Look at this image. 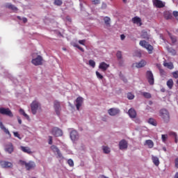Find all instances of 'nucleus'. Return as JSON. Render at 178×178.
Returning <instances> with one entry per match:
<instances>
[{
  "label": "nucleus",
  "mask_w": 178,
  "mask_h": 178,
  "mask_svg": "<svg viewBox=\"0 0 178 178\" xmlns=\"http://www.w3.org/2000/svg\"><path fill=\"white\" fill-rule=\"evenodd\" d=\"M119 147L120 150H124L128 148L127 141L125 140H122L120 141Z\"/></svg>",
  "instance_id": "2eb2a0df"
},
{
  "label": "nucleus",
  "mask_w": 178,
  "mask_h": 178,
  "mask_svg": "<svg viewBox=\"0 0 178 178\" xmlns=\"http://www.w3.org/2000/svg\"><path fill=\"white\" fill-rule=\"evenodd\" d=\"M125 39L124 35H120V40H124Z\"/></svg>",
  "instance_id": "4d7b16f0"
},
{
  "label": "nucleus",
  "mask_w": 178,
  "mask_h": 178,
  "mask_svg": "<svg viewBox=\"0 0 178 178\" xmlns=\"http://www.w3.org/2000/svg\"><path fill=\"white\" fill-rule=\"evenodd\" d=\"M6 7L7 8L11 9L12 10H14V11L18 10L17 8L13 4H10V3L6 4Z\"/></svg>",
  "instance_id": "c756f323"
},
{
  "label": "nucleus",
  "mask_w": 178,
  "mask_h": 178,
  "mask_svg": "<svg viewBox=\"0 0 178 178\" xmlns=\"http://www.w3.org/2000/svg\"><path fill=\"white\" fill-rule=\"evenodd\" d=\"M147 65V62L145 60H141L139 63H133L132 67H136V68L144 67Z\"/></svg>",
  "instance_id": "9b49d317"
},
{
  "label": "nucleus",
  "mask_w": 178,
  "mask_h": 178,
  "mask_svg": "<svg viewBox=\"0 0 178 178\" xmlns=\"http://www.w3.org/2000/svg\"><path fill=\"white\" fill-rule=\"evenodd\" d=\"M54 3V6H60L61 5H63V1L55 0Z\"/></svg>",
  "instance_id": "4c0bfd02"
},
{
  "label": "nucleus",
  "mask_w": 178,
  "mask_h": 178,
  "mask_svg": "<svg viewBox=\"0 0 178 178\" xmlns=\"http://www.w3.org/2000/svg\"><path fill=\"white\" fill-rule=\"evenodd\" d=\"M163 65H164V67H167L168 70L174 69V65L172 63H164Z\"/></svg>",
  "instance_id": "cd10ccee"
},
{
  "label": "nucleus",
  "mask_w": 178,
  "mask_h": 178,
  "mask_svg": "<svg viewBox=\"0 0 178 178\" xmlns=\"http://www.w3.org/2000/svg\"><path fill=\"white\" fill-rule=\"evenodd\" d=\"M31 107L33 115H35L38 108L40 107V103H38L37 101H34L31 103Z\"/></svg>",
  "instance_id": "1a4fd4ad"
},
{
  "label": "nucleus",
  "mask_w": 178,
  "mask_h": 178,
  "mask_svg": "<svg viewBox=\"0 0 178 178\" xmlns=\"http://www.w3.org/2000/svg\"><path fill=\"white\" fill-rule=\"evenodd\" d=\"M152 160L153 164H154L155 166H159L160 165L159 158H158L157 156H152Z\"/></svg>",
  "instance_id": "b1692460"
},
{
  "label": "nucleus",
  "mask_w": 178,
  "mask_h": 178,
  "mask_svg": "<svg viewBox=\"0 0 178 178\" xmlns=\"http://www.w3.org/2000/svg\"><path fill=\"white\" fill-rule=\"evenodd\" d=\"M132 22L139 26H142V20L140 17H134L132 18Z\"/></svg>",
  "instance_id": "6ab92c4d"
},
{
  "label": "nucleus",
  "mask_w": 178,
  "mask_h": 178,
  "mask_svg": "<svg viewBox=\"0 0 178 178\" xmlns=\"http://www.w3.org/2000/svg\"><path fill=\"white\" fill-rule=\"evenodd\" d=\"M0 165H1L3 168H11L13 163L10 161H0Z\"/></svg>",
  "instance_id": "f8f14e48"
},
{
  "label": "nucleus",
  "mask_w": 178,
  "mask_h": 178,
  "mask_svg": "<svg viewBox=\"0 0 178 178\" xmlns=\"http://www.w3.org/2000/svg\"><path fill=\"white\" fill-rule=\"evenodd\" d=\"M108 67H109V65L106 64L105 62L100 63L99 65V70H102V72H106Z\"/></svg>",
  "instance_id": "aec40b11"
},
{
  "label": "nucleus",
  "mask_w": 178,
  "mask_h": 178,
  "mask_svg": "<svg viewBox=\"0 0 178 178\" xmlns=\"http://www.w3.org/2000/svg\"><path fill=\"white\" fill-rule=\"evenodd\" d=\"M103 152L105 154L111 153V149L107 146H103Z\"/></svg>",
  "instance_id": "f704fd0d"
},
{
  "label": "nucleus",
  "mask_w": 178,
  "mask_h": 178,
  "mask_svg": "<svg viewBox=\"0 0 178 178\" xmlns=\"http://www.w3.org/2000/svg\"><path fill=\"white\" fill-rule=\"evenodd\" d=\"M120 113V110L119 108H110L108 110V114L111 116H115L116 115H118Z\"/></svg>",
  "instance_id": "f3484780"
},
{
  "label": "nucleus",
  "mask_w": 178,
  "mask_h": 178,
  "mask_svg": "<svg viewBox=\"0 0 178 178\" xmlns=\"http://www.w3.org/2000/svg\"><path fill=\"white\" fill-rule=\"evenodd\" d=\"M157 67H159L161 76H166V72H165L164 70L161 69L159 65H157Z\"/></svg>",
  "instance_id": "e433bc0d"
},
{
  "label": "nucleus",
  "mask_w": 178,
  "mask_h": 178,
  "mask_svg": "<svg viewBox=\"0 0 178 178\" xmlns=\"http://www.w3.org/2000/svg\"><path fill=\"white\" fill-rule=\"evenodd\" d=\"M0 129H1L4 133H6V134L8 135L10 138H11V134L10 132L8 131V129H6L4 126V124H3L2 122H0Z\"/></svg>",
  "instance_id": "4be33fe9"
},
{
  "label": "nucleus",
  "mask_w": 178,
  "mask_h": 178,
  "mask_svg": "<svg viewBox=\"0 0 178 178\" xmlns=\"http://www.w3.org/2000/svg\"><path fill=\"white\" fill-rule=\"evenodd\" d=\"M104 24H106V26H110L111 25V18H109L108 17H104Z\"/></svg>",
  "instance_id": "473e14b6"
},
{
  "label": "nucleus",
  "mask_w": 178,
  "mask_h": 178,
  "mask_svg": "<svg viewBox=\"0 0 178 178\" xmlns=\"http://www.w3.org/2000/svg\"><path fill=\"white\" fill-rule=\"evenodd\" d=\"M129 117L131 118H135L137 116V113L134 108H130L128 111Z\"/></svg>",
  "instance_id": "5701e85b"
},
{
  "label": "nucleus",
  "mask_w": 178,
  "mask_h": 178,
  "mask_svg": "<svg viewBox=\"0 0 178 178\" xmlns=\"http://www.w3.org/2000/svg\"><path fill=\"white\" fill-rule=\"evenodd\" d=\"M168 52L171 53V54L173 56L176 55V54H177L176 50L173 49L172 48H169Z\"/></svg>",
  "instance_id": "79ce46f5"
},
{
  "label": "nucleus",
  "mask_w": 178,
  "mask_h": 178,
  "mask_svg": "<svg viewBox=\"0 0 178 178\" xmlns=\"http://www.w3.org/2000/svg\"><path fill=\"white\" fill-rule=\"evenodd\" d=\"M19 163H21L22 165H24L25 168L26 169V170L30 171L31 170H33L35 168V163L34 161H29L28 163L22 161V160H19Z\"/></svg>",
  "instance_id": "7ed1b4c3"
},
{
  "label": "nucleus",
  "mask_w": 178,
  "mask_h": 178,
  "mask_svg": "<svg viewBox=\"0 0 178 178\" xmlns=\"http://www.w3.org/2000/svg\"><path fill=\"white\" fill-rule=\"evenodd\" d=\"M168 139V135L167 134H162L161 135V140L163 143H166V140Z\"/></svg>",
  "instance_id": "58836bf2"
},
{
  "label": "nucleus",
  "mask_w": 178,
  "mask_h": 178,
  "mask_svg": "<svg viewBox=\"0 0 178 178\" xmlns=\"http://www.w3.org/2000/svg\"><path fill=\"white\" fill-rule=\"evenodd\" d=\"M175 168H178V158L175 159Z\"/></svg>",
  "instance_id": "5fc2aeb1"
},
{
  "label": "nucleus",
  "mask_w": 178,
  "mask_h": 178,
  "mask_svg": "<svg viewBox=\"0 0 178 178\" xmlns=\"http://www.w3.org/2000/svg\"><path fill=\"white\" fill-rule=\"evenodd\" d=\"M17 19H18L19 20H22V19L21 18V17H17Z\"/></svg>",
  "instance_id": "338daca9"
},
{
  "label": "nucleus",
  "mask_w": 178,
  "mask_h": 178,
  "mask_svg": "<svg viewBox=\"0 0 178 178\" xmlns=\"http://www.w3.org/2000/svg\"><path fill=\"white\" fill-rule=\"evenodd\" d=\"M74 47H76L77 49L81 47L79 44H75Z\"/></svg>",
  "instance_id": "0e129e2a"
},
{
  "label": "nucleus",
  "mask_w": 178,
  "mask_h": 178,
  "mask_svg": "<svg viewBox=\"0 0 178 178\" xmlns=\"http://www.w3.org/2000/svg\"><path fill=\"white\" fill-rule=\"evenodd\" d=\"M89 65L90 67H92V68L95 67V62L93 60H89Z\"/></svg>",
  "instance_id": "37998d69"
},
{
  "label": "nucleus",
  "mask_w": 178,
  "mask_h": 178,
  "mask_svg": "<svg viewBox=\"0 0 178 178\" xmlns=\"http://www.w3.org/2000/svg\"><path fill=\"white\" fill-rule=\"evenodd\" d=\"M67 20L70 22H72V20L71 19V18L70 17H67Z\"/></svg>",
  "instance_id": "13d9d810"
},
{
  "label": "nucleus",
  "mask_w": 178,
  "mask_h": 178,
  "mask_svg": "<svg viewBox=\"0 0 178 178\" xmlns=\"http://www.w3.org/2000/svg\"><path fill=\"white\" fill-rule=\"evenodd\" d=\"M18 122L19 124H22V120L20 118H18Z\"/></svg>",
  "instance_id": "bf43d9fd"
},
{
  "label": "nucleus",
  "mask_w": 178,
  "mask_h": 178,
  "mask_svg": "<svg viewBox=\"0 0 178 178\" xmlns=\"http://www.w3.org/2000/svg\"><path fill=\"white\" fill-rule=\"evenodd\" d=\"M163 151H164L165 152H166V151H167V149H166V147H163Z\"/></svg>",
  "instance_id": "69168bd1"
},
{
  "label": "nucleus",
  "mask_w": 178,
  "mask_h": 178,
  "mask_svg": "<svg viewBox=\"0 0 178 178\" xmlns=\"http://www.w3.org/2000/svg\"><path fill=\"white\" fill-rule=\"evenodd\" d=\"M122 3H123L124 4H126V3H128V1H127V0H122Z\"/></svg>",
  "instance_id": "e2e57ef3"
},
{
  "label": "nucleus",
  "mask_w": 178,
  "mask_h": 178,
  "mask_svg": "<svg viewBox=\"0 0 178 178\" xmlns=\"http://www.w3.org/2000/svg\"><path fill=\"white\" fill-rule=\"evenodd\" d=\"M21 149L23 152L26 154H32L31 149L29 147L21 146Z\"/></svg>",
  "instance_id": "393cba45"
},
{
  "label": "nucleus",
  "mask_w": 178,
  "mask_h": 178,
  "mask_svg": "<svg viewBox=\"0 0 178 178\" xmlns=\"http://www.w3.org/2000/svg\"><path fill=\"white\" fill-rule=\"evenodd\" d=\"M51 150L54 152V153H57V155L58 156V158H61L63 157V154H61L60 149L57 147V146L55 145H52L51 147Z\"/></svg>",
  "instance_id": "412c9836"
},
{
  "label": "nucleus",
  "mask_w": 178,
  "mask_h": 178,
  "mask_svg": "<svg viewBox=\"0 0 178 178\" xmlns=\"http://www.w3.org/2000/svg\"><path fill=\"white\" fill-rule=\"evenodd\" d=\"M146 79H147L148 83L149 85L153 86L154 83V74L152 71L148 70L146 72Z\"/></svg>",
  "instance_id": "39448f33"
},
{
  "label": "nucleus",
  "mask_w": 178,
  "mask_h": 178,
  "mask_svg": "<svg viewBox=\"0 0 178 178\" xmlns=\"http://www.w3.org/2000/svg\"><path fill=\"white\" fill-rule=\"evenodd\" d=\"M0 114L7 115L10 118L14 116L10 108H0Z\"/></svg>",
  "instance_id": "6e6552de"
},
{
  "label": "nucleus",
  "mask_w": 178,
  "mask_h": 178,
  "mask_svg": "<svg viewBox=\"0 0 178 178\" xmlns=\"http://www.w3.org/2000/svg\"><path fill=\"white\" fill-rule=\"evenodd\" d=\"M78 49H79L81 51H84V49L82 47H79Z\"/></svg>",
  "instance_id": "680f3d73"
},
{
  "label": "nucleus",
  "mask_w": 178,
  "mask_h": 178,
  "mask_svg": "<svg viewBox=\"0 0 178 178\" xmlns=\"http://www.w3.org/2000/svg\"><path fill=\"white\" fill-rule=\"evenodd\" d=\"M153 5L157 8H163L165 7V4L160 0H153Z\"/></svg>",
  "instance_id": "ddd939ff"
},
{
  "label": "nucleus",
  "mask_w": 178,
  "mask_h": 178,
  "mask_svg": "<svg viewBox=\"0 0 178 178\" xmlns=\"http://www.w3.org/2000/svg\"><path fill=\"white\" fill-rule=\"evenodd\" d=\"M5 151L8 154H12L14 152V145L10 143L6 145Z\"/></svg>",
  "instance_id": "4468645a"
},
{
  "label": "nucleus",
  "mask_w": 178,
  "mask_h": 178,
  "mask_svg": "<svg viewBox=\"0 0 178 178\" xmlns=\"http://www.w3.org/2000/svg\"><path fill=\"white\" fill-rule=\"evenodd\" d=\"M169 136H174L175 138H177V134L175 133V132H173V131H171L170 133H169Z\"/></svg>",
  "instance_id": "603ef678"
},
{
  "label": "nucleus",
  "mask_w": 178,
  "mask_h": 178,
  "mask_svg": "<svg viewBox=\"0 0 178 178\" xmlns=\"http://www.w3.org/2000/svg\"><path fill=\"white\" fill-rule=\"evenodd\" d=\"M70 138L73 141L79 140V136L76 131H72L70 133Z\"/></svg>",
  "instance_id": "dca6fc26"
},
{
  "label": "nucleus",
  "mask_w": 178,
  "mask_h": 178,
  "mask_svg": "<svg viewBox=\"0 0 178 178\" xmlns=\"http://www.w3.org/2000/svg\"><path fill=\"white\" fill-rule=\"evenodd\" d=\"M101 178H108V177L102 175V176H101Z\"/></svg>",
  "instance_id": "774afa93"
},
{
  "label": "nucleus",
  "mask_w": 178,
  "mask_h": 178,
  "mask_svg": "<svg viewBox=\"0 0 178 178\" xmlns=\"http://www.w3.org/2000/svg\"><path fill=\"white\" fill-rule=\"evenodd\" d=\"M141 38L143 39L149 40L150 35H148L147 32H143Z\"/></svg>",
  "instance_id": "2f4dec72"
},
{
  "label": "nucleus",
  "mask_w": 178,
  "mask_h": 178,
  "mask_svg": "<svg viewBox=\"0 0 178 178\" xmlns=\"http://www.w3.org/2000/svg\"><path fill=\"white\" fill-rule=\"evenodd\" d=\"M154 145V142L152 140H146L145 142V145H147L149 149L153 148Z\"/></svg>",
  "instance_id": "a878e982"
},
{
  "label": "nucleus",
  "mask_w": 178,
  "mask_h": 178,
  "mask_svg": "<svg viewBox=\"0 0 178 178\" xmlns=\"http://www.w3.org/2000/svg\"><path fill=\"white\" fill-rule=\"evenodd\" d=\"M49 145H53V137L52 136H49Z\"/></svg>",
  "instance_id": "3c124183"
},
{
  "label": "nucleus",
  "mask_w": 178,
  "mask_h": 178,
  "mask_svg": "<svg viewBox=\"0 0 178 178\" xmlns=\"http://www.w3.org/2000/svg\"><path fill=\"white\" fill-rule=\"evenodd\" d=\"M148 123L149 124H152L154 127H156L157 125L156 124V121H155V120L154 118H149V120H148Z\"/></svg>",
  "instance_id": "72a5a7b5"
},
{
  "label": "nucleus",
  "mask_w": 178,
  "mask_h": 178,
  "mask_svg": "<svg viewBox=\"0 0 178 178\" xmlns=\"http://www.w3.org/2000/svg\"><path fill=\"white\" fill-rule=\"evenodd\" d=\"M174 178H178V172L175 173Z\"/></svg>",
  "instance_id": "052dcab7"
},
{
  "label": "nucleus",
  "mask_w": 178,
  "mask_h": 178,
  "mask_svg": "<svg viewBox=\"0 0 178 178\" xmlns=\"http://www.w3.org/2000/svg\"><path fill=\"white\" fill-rule=\"evenodd\" d=\"M22 20L23 23H24V24L27 23V22H28V19L26 17H23L22 19Z\"/></svg>",
  "instance_id": "6e6d98bb"
},
{
  "label": "nucleus",
  "mask_w": 178,
  "mask_h": 178,
  "mask_svg": "<svg viewBox=\"0 0 178 178\" xmlns=\"http://www.w3.org/2000/svg\"><path fill=\"white\" fill-rule=\"evenodd\" d=\"M96 76L97 77V79L102 80L103 79V76L101 74V73H99L98 71L96 72Z\"/></svg>",
  "instance_id": "c03bdc74"
},
{
  "label": "nucleus",
  "mask_w": 178,
  "mask_h": 178,
  "mask_svg": "<svg viewBox=\"0 0 178 178\" xmlns=\"http://www.w3.org/2000/svg\"><path fill=\"white\" fill-rule=\"evenodd\" d=\"M173 86H174L173 80L172 79L168 80L167 86L168 87L169 90L172 89Z\"/></svg>",
  "instance_id": "c85d7f7f"
},
{
  "label": "nucleus",
  "mask_w": 178,
  "mask_h": 178,
  "mask_svg": "<svg viewBox=\"0 0 178 178\" xmlns=\"http://www.w3.org/2000/svg\"><path fill=\"white\" fill-rule=\"evenodd\" d=\"M116 56H117V58H118V60H120L122 58V52L120 51H117Z\"/></svg>",
  "instance_id": "ea45409f"
},
{
  "label": "nucleus",
  "mask_w": 178,
  "mask_h": 178,
  "mask_svg": "<svg viewBox=\"0 0 178 178\" xmlns=\"http://www.w3.org/2000/svg\"><path fill=\"white\" fill-rule=\"evenodd\" d=\"M78 42H79L80 44L84 46V43H86V40H80L79 41H78Z\"/></svg>",
  "instance_id": "864d4df0"
},
{
  "label": "nucleus",
  "mask_w": 178,
  "mask_h": 178,
  "mask_svg": "<svg viewBox=\"0 0 178 178\" xmlns=\"http://www.w3.org/2000/svg\"><path fill=\"white\" fill-rule=\"evenodd\" d=\"M67 163L70 167L74 166V161L72 159H70L67 160Z\"/></svg>",
  "instance_id": "a18cd8bd"
},
{
  "label": "nucleus",
  "mask_w": 178,
  "mask_h": 178,
  "mask_svg": "<svg viewBox=\"0 0 178 178\" xmlns=\"http://www.w3.org/2000/svg\"><path fill=\"white\" fill-rule=\"evenodd\" d=\"M19 113L21 115H22L23 116H24V118H26V120H29L30 119V117L26 113H25V111H24V109H22V108L19 109Z\"/></svg>",
  "instance_id": "7c9ffc66"
},
{
  "label": "nucleus",
  "mask_w": 178,
  "mask_h": 178,
  "mask_svg": "<svg viewBox=\"0 0 178 178\" xmlns=\"http://www.w3.org/2000/svg\"><path fill=\"white\" fill-rule=\"evenodd\" d=\"M172 15L175 17V19H178V11H173Z\"/></svg>",
  "instance_id": "8fccbe9b"
},
{
  "label": "nucleus",
  "mask_w": 178,
  "mask_h": 178,
  "mask_svg": "<svg viewBox=\"0 0 178 178\" xmlns=\"http://www.w3.org/2000/svg\"><path fill=\"white\" fill-rule=\"evenodd\" d=\"M13 136H15V138H19V140H22V137L20 136V134L17 131H13Z\"/></svg>",
  "instance_id": "a19ab883"
},
{
  "label": "nucleus",
  "mask_w": 178,
  "mask_h": 178,
  "mask_svg": "<svg viewBox=\"0 0 178 178\" xmlns=\"http://www.w3.org/2000/svg\"><path fill=\"white\" fill-rule=\"evenodd\" d=\"M168 34L172 41V44H175L177 41V37L172 35L170 32H168Z\"/></svg>",
  "instance_id": "bb28decb"
},
{
  "label": "nucleus",
  "mask_w": 178,
  "mask_h": 178,
  "mask_svg": "<svg viewBox=\"0 0 178 178\" xmlns=\"http://www.w3.org/2000/svg\"><path fill=\"white\" fill-rule=\"evenodd\" d=\"M54 108L56 115L59 116L60 115V111H61L60 103L59 101H57V100L54 101Z\"/></svg>",
  "instance_id": "0eeeda50"
},
{
  "label": "nucleus",
  "mask_w": 178,
  "mask_h": 178,
  "mask_svg": "<svg viewBox=\"0 0 178 178\" xmlns=\"http://www.w3.org/2000/svg\"><path fill=\"white\" fill-rule=\"evenodd\" d=\"M142 95L143 96V97H145L146 99H151V97H152L151 94L149 92H143L142 93Z\"/></svg>",
  "instance_id": "c9c22d12"
},
{
  "label": "nucleus",
  "mask_w": 178,
  "mask_h": 178,
  "mask_svg": "<svg viewBox=\"0 0 178 178\" xmlns=\"http://www.w3.org/2000/svg\"><path fill=\"white\" fill-rule=\"evenodd\" d=\"M164 18L165 20H171L173 19L172 13L171 11H165L163 13Z\"/></svg>",
  "instance_id": "a211bd4d"
},
{
  "label": "nucleus",
  "mask_w": 178,
  "mask_h": 178,
  "mask_svg": "<svg viewBox=\"0 0 178 178\" xmlns=\"http://www.w3.org/2000/svg\"><path fill=\"white\" fill-rule=\"evenodd\" d=\"M139 45L147 50L149 54H152L154 51V47L151 44H148L146 40H141L139 42Z\"/></svg>",
  "instance_id": "f03ea898"
},
{
  "label": "nucleus",
  "mask_w": 178,
  "mask_h": 178,
  "mask_svg": "<svg viewBox=\"0 0 178 178\" xmlns=\"http://www.w3.org/2000/svg\"><path fill=\"white\" fill-rule=\"evenodd\" d=\"M75 102H76V104L75 106L76 107V110L79 111L81 106H82V104L83 103V98L81 97H79L76 98V100H75Z\"/></svg>",
  "instance_id": "9d476101"
},
{
  "label": "nucleus",
  "mask_w": 178,
  "mask_h": 178,
  "mask_svg": "<svg viewBox=\"0 0 178 178\" xmlns=\"http://www.w3.org/2000/svg\"><path fill=\"white\" fill-rule=\"evenodd\" d=\"M172 77H174L175 79H178V71L172 72Z\"/></svg>",
  "instance_id": "49530a36"
},
{
  "label": "nucleus",
  "mask_w": 178,
  "mask_h": 178,
  "mask_svg": "<svg viewBox=\"0 0 178 178\" xmlns=\"http://www.w3.org/2000/svg\"><path fill=\"white\" fill-rule=\"evenodd\" d=\"M159 116L162 118L163 120H164L165 122H168L170 121L169 112L165 108L159 111Z\"/></svg>",
  "instance_id": "20e7f679"
},
{
  "label": "nucleus",
  "mask_w": 178,
  "mask_h": 178,
  "mask_svg": "<svg viewBox=\"0 0 178 178\" xmlns=\"http://www.w3.org/2000/svg\"><path fill=\"white\" fill-rule=\"evenodd\" d=\"M51 133L52 136H54L55 137H60L63 134V131L58 127L52 128Z\"/></svg>",
  "instance_id": "423d86ee"
},
{
  "label": "nucleus",
  "mask_w": 178,
  "mask_h": 178,
  "mask_svg": "<svg viewBox=\"0 0 178 178\" xmlns=\"http://www.w3.org/2000/svg\"><path fill=\"white\" fill-rule=\"evenodd\" d=\"M32 60L31 63L35 66H40L42 64L43 58L40 55H38L37 54H32Z\"/></svg>",
  "instance_id": "f257e3e1"
},
{
  "label": "nucleus",
  "mask_w": 178,
  "mask_h": 178,
  "mask_svg": "<svg viewBox=\"0 0 178 178\" xmlns=\"http://www.w3.org/2000/svg\"><path fill=\"white\" fill-rule=\"evenodd\" d=\"M92 2L93 5H99L101 3V0H92Z\"/></svg>",
  "instance_id": "09e8293b"
},
{
  "label": "nucleus",
  "mask_w": 178,
  "mask_h": 178,
  "mask_svg": "<svg viewBox=\"0 0 178 178\" xmlns=\"http://www.w3.org/2000/svg\"><path fill=\"white\" fill-rule=\"evenodd\" d=\"M127 97H128L129 99H134L135 96L132 93H128Z\"/></svg>",
  "instance_id": "de8ad7c7"
}]
</instances>
